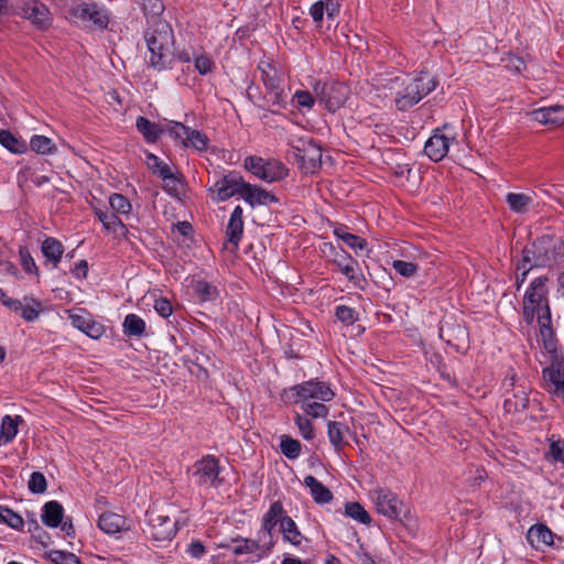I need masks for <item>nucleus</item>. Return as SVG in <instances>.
Returning a JSON list of instances; mask_svg holds the SVG:
<instances>
[{
	"label": "nucleus",
	"mask_w": 564,
	"mask_h": 564,
	"mask_svg": "<svg viewBox=\"0 0 564 564\" xmlns=\"http://www.w3.org/2000/svg\"><path fill=\"white\" fill-rule=\"evenodd\" d=\"M283 398L313 419H326L329 409L325 403L335 398V392L329 383L311 379L285 389Z\"/></svg>",
	"instance_id": "f257e3e1"
},
{
	"label": "nucleus",
	"mask_w": 564,
	"mask_h": 564,
	"mask_svg": "<svg viewBox=\"0 0 564 564\" xmlns=\"http://www.w3.org/2000/svg\"><path fill=\"white\" fill-rule=\"evenodd\" d=\"M398 88L394 102L400 111H406L431 94L438 85L436 77L426 70H422L413 77L395 78Z\"/></svg>",
	"instance_id": "f03ea898"
},
{
	"label": "nucleus",
	"mask_w": 564,
	"mask_h": 564,
	"mask_svg": "<svg viewBox=\"0 0 564 564\" xmlns=\"http://www.w3.org/2000/svg\"><path fill=\"white\" fill-rule=\"evenodd\" d=\"M145 41L149 50V63L158 69H166L174 59V34L166 22H159L147 32Z\"/></svg>",
	"instance_id": "7ed1b4c3"
},
{
	"label": "nucleus",
	"mask_w": 564,
	"mask_h": 564,
	"mask_svg": "<svg viewBox=\"0 0 564 564\" xmlns=\"http://www.w3.org/2000/svg\"><path fill=\"white\" fill-rule=\"evenodd\" d=\"M564 256V242L561 238L544 235L523 250V262L534 268L552 267Z\"/></svg>",
	"instance_id": "20e7f679"
},
{
	"label": "nucleus",
	"mask_w": 564,
	"mask_h": 564,
	"mask_svg": "<svg viewBox=\"0 0 564 564\" xmlns=\"http://www.w3.org/2000/svg\"><path fill=\"white\" fill-rule=\"evenodd\" d=\"M260 79L265 88L263 98L273 106H286L288 89L284 86L283 74L271 61L262 59L258 64Z\"/></svg>",
	"instance_id": "39448f33"
},
{
	"label": "nucleus",
	"mask_w": 564,
	"mask_h": 564,
	"mask_svg": "<svg viewBox=\"0 0 564 564\" xmlns=\"http://www.w3.org/2000/svg\"><path fill=\"white\" fill-rule=\"evenodd\" d=\"M290 155L305 173L314 174L322 165V148L311 137L292 135Z\"/></svg>",
	"instance_id": "423d86ee"
},
{
	"label": "nucleus",
	"mask_w": 564,
	"mask_h": 564,
	"mask_svg": "<svg viewBox=\"0 0 564 564\" xmlns=\"http://www.w3.org/2000/svg\"><path fill=\"white\" fill-rule=\"evenodd\" d=\"M546 282V276L535 278L525 291L523 297V319L527 324L533 323L535 314L549 306Z\"/></svg>",
	"instance_id": "0eeeda50"
},
{
	"label": "nucleus",
	"mask_w": 564,
	"mask_h": 564,
	"mask_svg": "<svg viewBox=\"0 0 564 564\" xmlns=\"http://www.w3.org/2000/svg\"><path fill=\"white\" fill-rule=\"evenodd\" d=\"M457 143V134L451 124L436 128L425 142L424 152L434 162L443 160L449 151V147Z\"/></svg>",
	"instance_id": "6e6552de"
},
{
	"label": "nucleus",
	"mask_w": 564,
	"mask_h": 564,
	"mask_svg": "<svg viewBox=\"0 0 564 564\" xmlns=\"http://www.w3.org/2000/svg\"><path fill=\"white\" fill-rule=\"evenodd\" d=\"M245 167L262 181L272 183L288 175L285 165L278 161H264L262 158L248 156Z\"/></svg>",
	"instance_id": "1a4fd4ad"
},
{
	"label": "nucleus",
	"mask_w": 564,
	"mask_h": 564,
	"mask_svg": "<svg viewBox=\"0 0 564 564\" xmlns=\"http://www.w3.org/2000/svg\"><path fill=\"white\" fill-rule=\"evenodd\" d=\"M314 93L329 112H335L346 101L348 88L340 83H316Z\"/></svg>",
	"instance_id": "9d476101"
},
{
	"label": "nucleus",
	"mask_w": 564,
	"mask_h": 564,
	"mask_svg": "<svg viewBox=\"0 0 564 564\" xmlns=\"http://www.w3.org/2000/svg\"><path fill=\"white\" fill-rule=\"evenodd\" d=\"M218 459L207 455L194 464L193 477L198 486L218 488L223 484Z\"/></svg>",
	"instance_id": "9b49d317"
},
{
	"label": "nucleus",
	"mask_w": 564,
	"mask_h": 564,
	"mask_svg": "<svg viewBox=\"0 0 564 564\" xmlns=\"http://www.w3.org/2000/svg\"><path fill=\"white\" fill-rule=\"evenodd\" d=\"M333 264L348 279L352 285L359 290H365L367 280L361 271L357 260H355L345 250L336 252L333 259Z\"/></svg>",
	"instance_id": "f8f14e48"
},
{
	"label": "nucleus",
	"mask_w": 564,
	"mask_h": 564,
	"mask_svg": "<svg viewBox=\"0 0 564 564\" xmlns=\"http://www.w3.org/2000/svg\"><path fill=\"white\" fill-rule=\"evenodd\" d=\"M68 318L73 327L93 339H99L105 334L104 325L95 321L93 315L85 308L70 310Z\"/></svg>",
	"instance_id": "ddd939ff"
},
{
	"label": "nucleus",
	"mask_w": 564,
	"mask_h": 564,
	"mask_svg": "<svg viewBox=\"0 0 564 564\" xmlns=\"http://www.w3.org/2000/svg\"><path fill=\"white\" fill-rule=\"evenodd\" d=\"M377 511L389 519H397L401 512L402 502L397 495L388 489L379 488L372 492Z\"/></svg>",
	"instance_id": "4468645a"
},
{
	"label": "nucleus",
	"mask_w": 564,
	"mask_h": 564,
	"mask_svg": "<svg viewBox=\"0 0 564 564\" xmlns=\"http://www.w3.org/2000/svg\"><path fill=\"white\" fill-rule=\"evenodd\" d=\"M243 178L236 172H230L217 182H215L213 188L210 191L215 193V199L219 202H224L229 199L235 195L241 194V185Z\"/></svg>",
	"instance_id": "2eb2a0df"
},
{
	"label": "nucleus",
	"mask_w": 564,
	"mask_h": 564,
	"mask_svg": "<svg viewBox=\"0 0 564 564\" xmlns=\"http://www.w3.org/2000/svg\"><path fill=\"white\" fill-rule=\"evenodd\" d=\"M149 525L150 534L155 541H171L176 534V521L169 516L151 512Z\"/></svg>",
	"instance_id": "dca6fc26"
},
{
	"label": "nucleus",
	"mask_w": 564,
	"mask_h": 564,
	"mask_svg": "<svg viewBox=\"0 0 564 564\" xmlns=\"http://www.w3.org/2000/svg\"><path fill=\"white\" fill-rule=\"evenodd\" d=\"M543 378L549 391L564 401V366L562 362L552 361L551 366L543 370Z\"/></svg>",
	"instance_id": "f3484780"
},
{
	"label": "nucleus",
	"mask_w": 564,
	"mask_h": 564,
	"mask_svg": "<svg viewBox=\"0 0 564 564\" xmlns=\"http://www.w3.org/2000/svg\"><path fill=\"white\" fill-rule=\"evenodd\" d=\"M241 188L240 197L251 207H256L258 205H269L271 203L278 202V198L273 194L256 185L246 183L245 181L242 182Z\"/></svg>",
	"instance_id": "a211bd4d"
},
{
	"label": "nucleus",
	"mask_w": 564,
	"mask_h": 564,
	"mask_svg": "<svg viewBox=\"0 0 564 564\" xmlns=\"http://www.w3.org/2000/svg\"><path fill=\"white\" fill-rule=\"evenodd\" d=\"M76 14L84 21L91 22L99 29H105L109 22V15L107 11L96 3H86L76 9Z\"/></svg>",
	"instance_id": "6ab92c4d"
},
{
	"label": "nucleus",
	"mask_w": 564,
	"mask_h": 564,
	"mask_svg": "<svg viewBox=\"0 0 564 564\" xmlns=\"http://www.w3.org/2000/svg\"><path fill=\"white\" fill-rule=\"evenodd\" d=\"M533 120L544 126H560L564 123V106H550L535 109L531 112Z\"/></svg>",
	"instance_id": "aec40b11"
},
{
	"label": "nucleus",
	"mask_w": 564,
	"mask_h": 564,
	"mask_svg": "<svg viewBox=\"0 0 564 564\" xmlns=\"http://www.w3.org/2000/svg\"><path fill=\"white\" fill-rule=\"evenodd\" d=\"M98 527L107 534H116L129 530V521L115 512H105L99 517Z\"/></svg>",
	"instance_id": "412c9836"
},
{
	"label": "nucleus",
	"mask_w": 564,
	"mask_h": 564,
	"mask_svg": "<svg viewBox=\"0 0 564 564\" xmlns=\"http://www.w3.org/2000/svg\"><path fill=\"white\" fill-rule=\"evenodd\" d=\"M339 12V3L336 0H319L310 8V14L314 22L321 24L324 15L333 20Z\"/></svg>",
	"instance_id": "4be33fe9"
},
{
	"label": "nucleus",
	"mask_w": 564,
	"mask_h": 564,
	"mask_svg": "<svg viewBox=\"0 0 564 564\" xmlns=\"http://www.w3.org/2000/svg\"><path fill=\"white\" fill-rule=\"evenodd\" d=\"M286 516V511L280 500L272 502L269 510L261 518V529L273 532L278 524L281 528L282 520Z\"/></svg>",
	"instance_id": "5701e85b"
},
{
	"label": "nucleus",
	"mask_w": 564,
	"mask_h": 564,
	"mask_svg": "<svg viewBox=\"0 0 564 564\" xmlns=\"http://www.w3.org/2000/svg\"><path fill=\"white\" fill-rule=\"evenodd\" d=\"M243 232V220H242V208L240 206H236L232 210L228 225H227V240L229 243L234 246L235 249H238L239 241L241 239Z\"/></svg>",
	"instance_id": "b1692460"
},
{
	"label": "nucleus",
	"mask_w": 564,
	"mask_h": 564,
	"mask_svg": "<svg viewBox=\"0 0 564 564\" xmlns=\"http://www.w3.org/2000/svg\"><path fill=\"white\" fill-rule=\"evenodd\" d=\"M64 519V508L56 501L51 500L44 503L41 513V520L43 524L48 528H57Z\"/></svg>",
	"instance_id": "393cba45"
},
{
	"label": "nucleus",
	"mask_w": 564,
	"mask_h": 564,
	"mask_svg": "<svg viewBox=\"0 0 564 564\" xmlns=\"http://www.w3.org/2000/svg\"><path fill=\"white\" fill-rule=\"evenodd\" d=\"M19 312L25 322H34L40 317L41 313L44 312V305L41 300L33 295H25L23 300L20 301Z\"/></svg>",
	"instance_id": "a878e982"
},
{
	"label": "nucleus",
	"mask_w": 564,
	"mask_h": 564,
	"mask_svg": "<svg viewBox=\"0 0 564 564\" xmlns=\"http://www.w3.org/2000/svg\"><path fill=\"white\" fill-rule=\"evenodd\" d=\"M304 485L310 489V494L316 503L325 505L333 500L332 491L314 476H306Z\"/></svg>",
	"instance_id": "bb28decb"
},
{
	"label": "nucleus",
	"mask_w": 564,
	"mask_h": 564,
	"mask_svg": "<svg viewBox=\"0 0 564 564\" xmlns=\"http://www.w3.org/2000/svg\"><path fill=\"white\" fill-rule=\"evenodd\" d=\"M41 251L45 262L52 263L53 268H56L64 253V246L56 238L47 237L42 242Z\"/></svg>",
	"instance_id": "cd10ccee"
},
{
	"label": "nucleus",
	"mask_w": 564,
	"mask_h": 564,
	"mask_svg": "<svg viewBox=\"0 0 564 564\" xmlns=\"http://www.w3.org/2000/svg\"><path fill=\"white\" fill-rule=\"evenodd\" d=\"M137 130L143 135L147 142L154 143L156 142L162 133L165 132L166 126L161 127L154 122H151L145 117H138L135 121Z\"/></svg>",
	"instance_id": "c85d7f7f"
},
{
	"label": "nucleus",
	"mask_w": 564,
	"mask_h": 564,
	"mask_svg": "<svg viewBox=\"0 0 564 564\" xmlns=\"http://www.w3.org/2000/svg\"><path fill=\"white\" fill-rule=\"evenodd\" d=\"M23 422L20 415H4L0 424V446L10 444L18 434V426Z\"/></svg>",
	"instance_id": "c756f323"
},
{
	"label": "nucleus",
	"mask_w": 564,
	"mask_h": 564,
	"mask_svg": "<svg viewBox=\"0 0 564 564\" xmlns=\"http://www.w3.org/2000/svg\"><path fill=\"white\" fill-rule=\"evenodd\" d=\"M25 17L37 28L46 29L51 25V12L45 4L35 3L24 10Z\"/></svg>",
	"instance_id": "7c9ffc66"
},
{
	"label": "nucleus",
	"mask_w": 564,
	"mask_h": 564,
	"mask_svg": "<svg viewBox=\"0 0 564 564\" xmlns=\"http://www.w3.org/2000/svg\"><path fill=\"white\" fill-rule=\"evenodd\" d=\"M280 532L282 534L283 541L295 547H300L304 540V535L300 531L297 524L289 516L282 520Z\"/></svg>",
	"instance_id": "2f4dec72"
},
{
	"label": "nucleus",
	"mask_w": 564,
	"mask_h": 564,
	"mask_svg": "<svg viewBox=\"0 0 564 564\" xmlns=\"http://www.w3.org/2000/svg\"><path fill=\"white\" fill-rule=\"evenodd\" d=\"M440 337L451 346H458L467 337V330L456 323H445L440 327Z\"/></svg>",
	"instance_id": "473e14b6"
},
{
	"label": "nucleus",
	"mask_w": 564,
	"mask_h": 564,
	"mask_svg": "<svg viewBox=\"0 0 564 564\" xmlns=\"http://www.w3.org/2000/svg\"><path fill=\"white\" fill-rule=\"evenodd\" d=\"M553 539V532L544 524H535L529 529L528 540L535 547H539L541 544L550 546L554 542Z\"/></svg>",
	"instance_id": "72a5a7b5"
},
{
	"label": "nucleus",
	"mask_w": 564,
	"mask_h": 564,
	"mask_svg": "<svg viewBox=\"0 0 564 564\" xmlns=\"http://www.w3.org/2000/svg\"><path fill=\"white\" fill-rule=\"evenodd\" d=\"M506 203L516 214H525L533 204V197L524 193L510 192L506 195Z\"/></svg>",
	"instance_id": "f704fd0d"
},
{
	"label": "nucleus",
	"mask_w": 564,
	"mask_h": 564,
	"mask_svg": "<svg viewBox=\"0 0 564 564\" xmlns=\"http://www.w3.org/2000/svg\"><path fill=\"white\" fill-rule=\"evenodd\" d=\"M333 232L339 240H343L355 251H361L366 248V240L354 234H350L348 231V227L345 225L335 226Z\"/></svg>",
	"instance_id": "c9c22d12"
},
{
	"label": "nucleus",
	"mask_w": 564,
	"mask_h": 564,
	"mask_svg": "<svg viewBox=\"0 0 564 564\" xmlns=\"http://www.w3.org/2000/svg\"><path fill=\"white\" fill-rule=\"evenodd\" d=\"M232 545L229 546L235 555L254 554L259 560L258 544L253 539L236 538L231 540Z\"/></svg>",
	"instance_id": "e433bc0d"
},
{
	"label": "nucleus",
	"mask_w": 564,
	"mask_h": 564,
	"mask_svg": "<svg viewBox=\"0 0 564 564\" xmlns=\"http://www.w3.org/2000/svg\"><path fill=\"white\" fill-rule=\"evenodd\" d=\"M254 542L258 544L257 549L259 551V560L268 556L276 543L274 533L271 531H264L263 529L258 531Z\"/></svg>",
	"instance_id": "4c0bfd02"
},
{
	"label": "nucleus",
	"mask_w": 564,
	"mask_h": 564,
	"mask_svg": "<svg viewBox=\"0 0 564 564\" xmlns=\"http://www.w3.org/2000/svg\"><path fill=\"white\" fill-rule=\"evenodd\" d=\"M122 326L123 333L130 337H140L145 332V322L135 314H128Z\"/></svg>",
	"instance_id": "58836bf2"
},
{
	"label": "nucleus",
	"mask_w": 564,
	"mask_h": 564,
	"mask_svg": "<svg viewBox=\"0 0 564 564\" xmlns=\"http://www.w3.org/2000/svg\"><path fill=\"white\" fill-rule=\"evenodd\" d=\"M280 449L289 459H296L301 455L302 445L300 441L283 434L280 437Z\"/></svg>",
	"instance_id": "ea45409f"
},
{
	"label": "nucleus",
	"mask_w": 564,
	"mask_h": 564,
	"mask_svg": "<svg viewBox=\"0 0 564 564\" xmlns=\"http://www.w3.org/2000/svg\"><path fill=\"white\" fill-rule=\"evenodd\" d=\"M310 417L311 416L306 415L304 412L303 414L295 413L293 417L300 435L306 441H311L315 437V429Z\"/></svg>",
	"instance_id": "a19ab883"
},
{
	"label": "nucleus",
	"mask_w": 564,
	"mask_h": 564,
	"mask_svg": "<svg viewBox=\"0 0 564 564\" xmlns=\"http://www.w3.org/2000/svg\"><path fill=\"white\" fill-rule=\"evenodd\" d=\"M172 138H174L176 141H180L182 145L188 148V138L191 128L186 127L182 122L178 121H170L166 124V129Z\"/></svg>",
	"instance_id": "79ce46f5"
},
{
	"label": "nucleus",
	"mask_w": 564,
	"mask_h": 564,
	"mask_svg": "<svg viewBox=\"0 0 564 564\" xmlns=\"http://www.w3.org/2000/svg\"><path fill=\"white\" fill-rule=\"evenodd\" d=\"M345 516L362 524L371 522V517L359 502H347L345 505Z\"/></svg>",
	"instance_id": "37998d69"
},
{
	"label": "nucleus",
	"mask_w": 564,
	"mask_h": 564,
	"mask_svg": "<svg viewBox=\"0 0 564 564\" xmlns=\"http://www.w3.org/2000/svg\"><path fill=\"white\" fill-rule=\"evenodd\" d=\"M0 144L12 153H22L25 151V143L15 138L8 130H0Z\"/></svg>",
	"instance_id": "c03bdc74"
},
{
	"label": "nucleus",
	"mask_w": 564,
	"mask_h": 564,
	"mask_svg": "<svg viewBox=\"0 0 564 564\" xmlns=\"http://www.w3.org/2000/svg\"><path fill=\"white\" fill-rule=\"evenodd\" d=\"M31 149L41 154H50L56 151V145L52 139L45 135H33L30 141Z\"/></svg>",
	"instance_id": "a18cd8bd"
},
{
	"label": "nucleus",
	"mask_w": 564,
	"mask_h": 564,
	"mask_svg": "<svg viewBox=\"0 0 564 564\" xmlns=\"http://www.w3.org/2000/svg\"><path fill=\"white\" fill-rule=\"evenodd\" d=\"M0 521L14 530H22L24 525L23 518L6 506H0Z\"/></svg>",
	"instance_id": "49530a36"
},
{
	"label": "nucleus",
	"mask_w": 564,
	"mask_h": 564,
	"mask_svg": "<svg viewBox=\"0 0 564 564\" xmlns=\"http://www.w3.org/2000/svg\"><path fill=\"white\" fill-rule=\"evenodd\" d=\"M163 182H164V191L169 193L171 196L180 197L183 192V183L180 177H177L173 172L166 174V171H162Z\"/></svg>",
	"instance_id": "de8ad7c7"
},
{
	"label": "nucleus",
	"mask_w": 564,
	"mask_h": 564,
	"mask_svg": "<svg viewBox=\"0 0 564 564\" xmlns=\"http://www.w3.org/2000/svg\"><path fill=\"white\" fill-rule=\"evenodd\" d=\"M109 205L116 214L120 215H129L132 210V205L129 199L118 193H113L109 196Z\"/></svg>",
	"instance_id": "09e8293b"
},
{
	"label": "nucleus",
	"mask_w": 564,
	"mask_h": 564,
	"mask_svg": "<svg viewBox=\"0 0 564 564\" xmlns=\"http://www.w3.org/2000/svg\"><path fill=\"white\" fill-rule=\"evenodd\" d=\"M95 215L102 224L106 230L117 231L118 227H123L122 221L115 213L104 212L101 209H95Z\"/></svg>",
	"instance_id": "8fccbe9b"
},
{
	"label": "nucleus",
	"mask_w": 564,
	"mask_h": 564,
	"mask_svg": "<svg viewBox=\"0 0 564 564\" xmlns=\"http://www.w3.org/2000/svg\"><path fill=\"white\" fill-rule=\"evenodd\" d=\"M194 290L202 301H213L218 296L217 288L206 281H196Z\"/></svg>",
	"instance_id": "3c124183"
},
{
	"label": "nucleus",
	"mask_w": 564,
	"mask_h": 564,
	"mask_svg": "<svg viewBox=\"0 0 564 564\" xmlns=\"http://www.w3.org/2000/svg\"><path fill=\"white\" fill-rule=\"evenodd\" d=\"M47 556L55 564H83L74 553L66 551L52 550Z\"/></svg>",
	"instance_id": "603ef678"
},
{
	"label": "nucleus",
	"mask_w": 564,
	"mask_h": 564,
	"mask_svg": "<svg viewBox=\"0 0 564 564\" xmlns=\"http://www.w3.org/2000/svg\"><path fill=\"white\" fill-rule=\"evenodd\" d=\"M343 424L339 422L330 421L327 424V434L332 445L338 451L343 444Z\"/></svg>",
	"instance_id": "864d4df0"
},
{
	"label": "nucleus",
	"mask_w": 564,
	"mask_h": 564,
	"mask_svg": "<svg viewBox=\"0 0 564 564\" xmlns=\"http://www.w3.org/2000/svg\"><path fill=\"white\" fill-rule=\"evenodd\" d=\"M20 264L28 274L39 275V268L35 263L34 258L25 247H21L19 250Z\"/></svg>",
	"instance_id": "5fc2aeb1"
},
{
	"label": "nucleus",
	"mask_w": 564,
	"mask_h": 564,
	"mask_svg": "<svg viewBox=\"0 0 564 564\" xmlns=\"http://www.w3.org/2000/svg\"><path fill=\"white\" fill-rule=\"evenodd\" d=\"M29 490L32 494H44L47 489V481L41 471H33L28 482Z\"/></svg>",
	"instance_id": "6e6d98bb"
},
{
	"label": "nucleus",
	"mask_w": 564,
	"mask_h": 564,
	"mask_svg": "<svg viewBox=\"0 0 564 564\" xmlns=\"http://www.w3.org/2000/svg\"><path fill=\"white\" fill-rule=\"evenodd\" d=\"M292 102L296 108L310 110L313 108L315 99L307 90H296L292 97Z\"/></svg>",
	"instance_id": "4d7b16f0"
},
{
	"label": "nucleus",
	"mask_w": 564,
	"mask_h": 564,
	"mask_svg": "<svg viewBox=\"0 0 564 564\" xmlns=\"http://www.w3.org/2000/svg\"><path fill=\"white\" fill-rule=\"evenodd\" d=\"M335 316L347 325H351L358 319V313L347 305H337L335 307Z\"/></svg>",
	"instance_id": "13d9d810"
},
{
	"label": "nucleus",
	"mask_w": 564,
	"mask_h": 564,
	"mask_svg": "<svg viewBox=\"0 0 564 564\" xmlns=\"http://www.w3.org/2000/svg\"><path fill=\"white\" fill-rule=\"evenodd\" d=\"M209 144V139L206 134L202 133L198 130L191 129L189 138H188V147L194 148L197 151L207 150Z\"/></svg>",
	"instance_id": "bf43d9fd"
},
{
	"label": "nucleus",
	"mask_w": 564,
	"mask_h": 564,
	"mask_svg": "<svg viewBox=\"0 0 564 564\" xmlns=\"http://www.w3.org/2000/svg\"><path fill=\"white\" fill-rule=\"evenodd\" d=\"M538 315V323L540 325V332L543 337H547L552 335V328H551V311L550 306H546L541 310L540 313H536Z\"/></svg>",
	"instance_id": "052dcab7"
},
{
	"label": "nucleus",
	"mask_w": 564,
	"mask_h": 564,
	"mask_svg": "<svg viewBox=\"0 0 564 564\" xmlns=\"http://www.w3.org/2000/svg\"><path fill=\"white\" fill-rule=\"evenodd\" d=\"M392 268L402 276L411 278L417 271V264L414 262L403 261V260H394L392 262Z\"/></svg>",
	"instance_id": "680f3d73"
},
{
	"label": "nucleus",
	"mask_w": 564,
	"mask_h": 564,
	"mask_svg": "<svg viewBox=\"0 0 564 564\" xmlns=\"http://www.w3.org/2000/svg\"><path fill=\"white\" fill-rule=\"evenodd\" d=\"M147 159H148L149 167L160 178H163V175H164L162 173L163 170L166 171V174L172 172L170 166L166 163H164L159 156L150 153V154H148Z\"/></svg>",
	"instance_id": "e2e57ef3"
},
{
	"label": "nucleus",
	"mask_w": 564,
	"mask_h": 564,
	"mask_svg": "<svg viewBox=\"0 0 564 564\" xmlns=\"http://www.w3.org/2000/svg\"><path fill=\"white\" fill-rule=\"evenodd\" d=\"M29 177L32 180V182L36 186H42L43 184L50 182V177L48 176H45V175H41V176L34 175V173L32 172L31 167L30 166H25V167H23L19 172V181H21V180L26 181Z\"/></svg>",
	"instance_id": "0e129e2a"
},
{
	"label": "nucleus",
	"mask_w": 564,
	"mask_h": 564,
	"mask_svg": "<svg viewBox=\"0 0 564 564\" xmlns=\"http://www.w3.org/2000/svg\"><path fill=\"white\" fill-rule=\"evenodd\" d=\"M194 64H195V68L197 69V72L200 75H206V74L210 73L214 68L213 61L206 55L197 56L194 59Z\"/></svg>",
	"instance_id": "69168bd1"
},
{
	"label": "nucleus",
	"mask_w": 564,
	"mask_h": 564,
	"mask_svg": "<svg viewBox=\"0 0 564 564\" xmlns=\"http://www.w3.org/2000/svg\"><path fill=\"white\" fill-rule=\"evenodd\" d=\"M154 310L162 317H169L173 312L171 302L164 297L155 300Z\"/></svg>",
	"instance_id": "338daca9"
},
{
	"label": "nucleus",
	"mask_w": 564,
	"mask_h": 564,
	"mask_svg": "<svg viewBox=\"0 0 564 564\" xmlns=\"http://www.w3.org/2000/svg\"><path fill=\"white\" fill-rule=\"evenodd\" d=\"M550 455L555 462H560L564 465V441L558 440L552 442L550 445Z\"/></svg>",
	"instance_id": "774afa93"
}]
</instances>
